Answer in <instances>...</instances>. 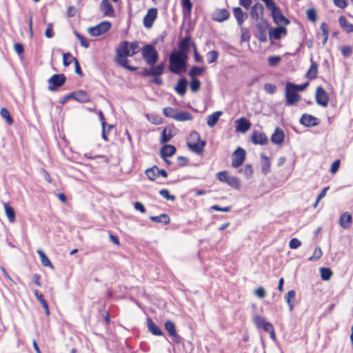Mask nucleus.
<instances>
[{
	"label": "nucleus",
	"mask_w": 353,
	"mask_h": 353,
	"mask_svg": "<svg viewBox=\"0 0 353 353\" xmlns=\"http://www.w3.org/2000/svg\"><path fill=\"white\" fill-rule=\"evenodd\" d=\"M73 57L71 56L70 52L64 53L63 55V63L65 66H68L71 64L73 61L72 59Z\"/></svg>",
	"instance_id": "nucleus-64"
},
{
	"label": "nucleus",
	"mask_w": 353,
	"mask_h": 353,
	"mask_svg": "<svg viewBox=\"0 0 353 353\" xmlns=\"http://www.w3.org/2000/svg\"><path fill=\"white\" fill-rule=\"evenodd\" d=\"M320 29L322 32L323 41L322 43L325 45L328 39L329 36V27L328 25L325 22H323L321 23Z\"/></svg>",
	"instance_id": "nucleus-40"
},
{
	"label": "nucleus",
	"mask_w": 353,
	"mask_h": 353,
	"mask_svg": "<svg viewBox=\"0 0 353 353\" xmlns=\"http://www.w3.org/2000/svg\"><path fill=\"white\" fill-rule=\"evenodd\" d=\"M6 214L10 223L15 221V212L12 207L10 206L8 203H3Z\"/></svg>",
	"instance_id": "nucleus-34"
},
{
	"label": "nucleus",
	"mask_w": 353,
	"mask_h": 353,
	"mask_svg": "<svg viewBox=\"0 0 353 353\" xmlns=\"http://www.w3.org/2000/svg\"><path fill=\"white\" fill-rule=\"evenodd\" d=\"M179 110L171 107L163 108V113L165 117L175 119L176 114H177Z\"/></svg>",
	"instance_id": "nucleus-45"
},
{
	"label": "nucleus",
	"mask_w": 353,
	"mask_h": 353,
	"mask_svg": "<svg viewBox=\"0 0 353 353\" xmlns=\"http://www.w3.org/2000/svg\"><path fill=\"white\" fill-rule=\"evenodd\" d=\"M111 28V23L108 21L101 22L98 25L88 28V33L93 37L101 36L106 33Z\"/></svg>",
	"instance_id": "nucleus-7"
},
{
	"label": "nucleus",
	"mask_w": 353,
	"mask_h": 353,
	"mask_svg": "<svg viewBox=\"0 0 353 353\" xmlns=\"http://www.w3.org/2000/svg\"><path fill=\"white\" fill-rule=\"evenodd\" d=\"M219 52L217 50H211L207 53V59L208 63H215L219 57Z\"/></svg>",
	"instance_id": "nucleus-49"
},
{
	"label": "nucleus",
	"mask_w": 353,
	"mask_h": 353,
	"mask_svg": "<svg viewBox=\"0 0 353 353\" xmlns=\"http://www.w3.org/2000/svg\"><path fill=\"white\" fill-rule=\"evenodd\" d=\"M37 252L40 257L41 264L44 267H49L52 269L54 268V266L52 264L50 260L48 259V257L46 255V254L41 250H37Z\"/></svg>",
	"instance_id": "nucleus-35"
},
{
	"label": "nucleus",
	"mask_w": 353,
	"mask_h": 353,
	"mask_svg": "<svg viewBox=\"0 0 353 353\" xmlns=\"http://www.w3.org/2000/svg\"><path fill=\"white\" fill-rule=\"evenodd\" d=\"M268 26L269 25L267 21L256 24V37L261 42H265L267 41V30Z\"/></svg>",
	"instance_id": "nucleus-15"
},
{
	"label": "nucleus",
	"mask_w": 353,
	"mask_h": 353,
	"mask_svg": "<svg viewBox=\"0 0 353 353\" xmlns=\"http://www.w3.org/2000/svg\"><path fill=\"white\" fill-rule=\"evenodd\" d=\"M310 61L311 65L305 74V77L309 80H313L317 77L319 65L316 61H313L312 59H311Z\"/></svg>",
	"instance_id": "nucleus-22"
},
{
	"label": "nucleus",
	"mask_w": 353,
	"mask_h": 353,
	"mask_svg": "<svg viewBox=\"0 0 353 353\" xmlns=\"http://www.w3.org/2000/svg\"><path fill=\"white\" fill-rule=\"evenodd\" d=\"M250 14L251 17L255 21H258L259 19L263 18L264 14L263 6L259 2L255 3L251 7Z\"/></svg>",
	"instance_id": "nucleus-13"
},
{
	"label": "nucleus",
	"mask_w": 353,
	"mask_h": 353,
	"mask_svg": "<svg viewBox=\"0 0 353 353\" xmlns=\"http://www.w3.org/2000/svg\"><path fill=\"white\" fill-rule=\"evenodd\" d=\"M192 47L193 48L194 58L195 62H196V63H201L203 61V57L198 52L197 48H196V43L194 42L192 43Z\"/></svg>",
	"instance_id": "nucleus-56"
},
{
	"label": "nucleus",
	"mask_w": 353,
	"mask_h": 353,
	"mask_svg": "<svg viewBox=\"0 0 353 353\" xmlns=\"http://www.w3.org/2000/svg\"><path fill=\"white\" fill-rule=\"evenodd\" d=\"M230 12L227 9H216L212 14V19L216 22H223L229 19Z\"/></svg>",
	"instance_id": "nucleus-16"
},
{
	"label": "nucleus",
	"mask_w": 353,
	"mask_h": 353,
	"mask_svg": "<svg viewBox=\"0 0 353 353\" xmlns=\"http://www.w3.org/2000/svg\"><path fill=\"white\" fill-rule=\"evenodd\" d=\"M339 23L340 27L346 33L353 32V24L351 23L345 16L342 15V16L339 17Z\"/></svg>",
	"instance_id": "nucleus-24"
},
{
	"label": "nucleus",
	"mask_w": 353,
	"mask_h": 353,
	"mask_svg": "<svg viewBox=\"0 0 353 353\" xmlns=\"http://www.w3.org/2000/svg\"><path fill=\"white\" fill-rule=\"evenodd\" d=\"M147 327L148 330L154 336H162L163 332L159 326L152 320L151 318L147 319Z\"/></svg>",
	"instance_id": "nucleus-26"
},
{
	"label": "nucleus",
	"mask_w": 353,
	"mask_h": 353,
	"mask_svg": "<svg viewBox=\"0 0 353 353\" xmlns=\"http://www.w3.org/2000/svg\"><path fill=\"white\" fill-rule=\"evenodd\" d=\"M158 16V10L155 8L148 10L147 14L143 18V25L146 28H151Z\"/></svg>",
	"instance_id": "nucleus-11"
},
{
	"label": "nucleus",
	"mask_w": 353,
	"mask_h": 353,
	"mask_svg": "<svg viewBox=\"0 0 353 353\" xmlns=\"http://www.w3.org/2000/svg\"><path fill=\"white\" fill-rule=\"evenodd\" d=\"M352 223V216L348 212H343L339 218V225L342 228H350Z\"/></svg>",
	"instance_id": "nucleus-21"
},
{
	"label": "nucleus",
	"mask_w": 353,
	"mask_h": 353,
	"mask_svg": "<svg viewBox=\"0 0 353 353\" xmlns=\"http://www.w3.org/2000/svg\"><path fill=\"white\" fill-rule=\"evenodd\" d=\"M139 50L138 41L129 42L123 41L119 44L116 49L114 61L119 65L130 71H135L137 68L128 64V57L134 56L139 52Z\"/></svg>",
	"instance_id": "nucleus-1"
},
{
	"label": "nucleus",
	"mask_w": 353,
	"mask_h": 353,
	"mask_svg": "<svg viewBox=\"0 0 353 353\" xmlns=\"http://www.w3.org/2000/svg\"><path fill=\"white\" fill-rule=\"evenodd\" d=\"M287 34V29L283 26H279L275 28L271 29L269 32L270 38L275 40H279L282 36Z\"/></svg>",
	"instance_id": "nucleus-19"
},
{
	"label": "nucleus",
	"mask_w": 353,
	"mask_h": 353,
	"mask_svg": "<svg viewBox=\"0 0 353 353\" xmlns=\"http://www.w3.org/2000/svg\"><path fill=\"white\" fill-rule=\"evenodd\" d=\"M172 137L171 129L165 128L161 132V142L167 143L171 140Z\"/></svg>",
	"instance_id": "nucleus-43"
},
{
	"label": "nucleus",
	"mask_w": 353,
	"mask_h": 353,
	"mask_svg": "<svg viewBox=\"0 0 353 353\" xmlns=\"http://www.w3.org/2000/svg\"><path fill=\"white\" fill-rule=\"evenodd\" d=\"M193 118L192 115L186 111L179 110L176 114L175 120L178 121H190Z\"/></svg>",
	"instance_id": "nucleus-37"
},
{
	"label": "nucleus",
	"mask_w": 353,
	"mask_h": 353,
	"mask_svg": "<svg viewBox=\"0 0 353 353\" xmlns=\"http://www.w3.org/2000/svg\"><path fill=\"white\" fill-rule=\"evenodd\" d=\"M321 277L324 281H328L332 276V271L328 268H321L320 269Z\"/></svg>",
	"instance_id": "nucleus-47"
},
{
	"label": "nucleus",
	"mask_w": 353,
	"mask_h": 353,
	"mask_svg": "<svg viewBox=\"0 0 353 353\" xmlns=\"http://www.w3.org/2000/svg\"><path fill=\"white\" fill-rule=\"evenodd\" d=\"M222 112L216 111L210 114L207 119V124L210 127H214L217 121L219 119V117L221 116Z\"/></svg>",
	"instance_id": "nucleus-31"
},
{
	"label": "nucleus",
	"mask_w": 353,
	"mask_h": 353,
	"mask_svg": "<svg viewBox=\"0 0 353 353\" xmlns=\"http://www.w3.org/2000/svg\"><path fill=\"white\" fill-rule=\"evenodd\" d=\"M194 42L192 40L190 35H188L183 39L179 43V50H176V52H181L182 54H188L189 48L192 46V43Z\"/></svg>",
	"instance_id": "nucleus-18"
},
{
	"label": "nucleus",
	"mask_w": 353,
	"mask_h": 353,
	"mask_svg": "<svg viewBox=\"0 0 353 353\" xmlns=\"http://www.w3.org/2000/svg\"><path fill=\"white\" fill-rule=\"evenodd\" d=\"M164 71L165 65L163 63H161L150 68H143L142 70L141 75L143 77H154V79L151 80V82L158 85H161L163 84V79L161 76L164 73Z\"/></svg>",
	"instance_id": "nucleus-3"
},
{
	"label": "nucleus",
	"mask_w": 353,
	"mask_h": 353,
	"mask_svg": "<svg viewBox=\"0 0 353 353\" xmlns=\"http://www.w3.org/2000/svg\"><path fill=\"white\" fill-rule=\"evenodd\" d=\"M1 116L4 118L8 125H12L14 122L9 111L6 108H3L0 111Z\"/></svg>",
	"instance_id": "nucleus-48"
},
{
	"label": "nucleus",
	"mask_w": 353,
	"mask_h": 353,
	"mask_svg": "<svg viewBox=\"0 0 353 353\" xmlns=\"http://www.w3.org/2000/svg\"><path fill=\"white\" fill-rule=\"evenodd\" d=\"M239 173L243 174L246 178H250L253 174V168L251 164H246L244 168L240 169Z\"/></svg>",
	"instance_id": "nucleus-44"
},
{
	"label": "nucleus",
	"mask_w": 353,
	"mask_h": 353,
	"mask_svg": "<svg viewBox=\"0 0 353 353\" xmlns=\"http://www.w3.org/2000/svg\"><path fill=\"white\" fill-rule=\"evenodd\" d=\"M187 84L188 82L185 79H180L174 88V90L177 94H179L180 96H184L187 90Z\"/></svg>",
	"instance_id": "nucleus-28"
},
{
	"label": "nucleus",
	"mask_w": 353,
	"mask_h": 353,
	"mask_svg": "<svg viewBox=\"0 0 353 353\" xmlns=\"http://www.w3.org/2000/svg\"><path fill=\"white\" fill-rule=\"evenodd\" d=\"M159 194L167 201H174L176 199V196L174 195L170 194L169 190L167 189L161 190L159 191Z\"/></svg>",
	"instance_id": "nucleus-51"
},
{
	"label": "nucleus",
	"mask_w": 353,
	"mask_h": 353,
	"mask_svg": "<svg viewBox=\"0 0 353 353\" xmlns=\"http://www.w3.org/2000/svg\"><path fill=\"white\" fill-rule=\"evenodd\" d=\"M141 54L148 65L154 67L159 60V53L152 44H146L141 48Z\"/></svg>",
	"instance_id": "nucleus-5"
},
{
	"label": "nucleus",
	"mask_w": 353,
	"mask_h": 353,
	"mask_svg": "<svg viewBox=\"0 0 353 353\" xmlns=\"http://www.w3.org/2000/svg\"><path fill=\"white\" fill-rule=\"evenodd\" d=\"M165 329L168 332L169 334L172 338H178V334L176 330L175 324L170 320H167L165 322Z\"/></svg>",
	"instance_id": "nucleus-32"
},
{
	"label": "nucleus",
	"mask_w": 353,
	"mask_h": 353,
	"mask_svg": "<svg viewBox=\"0 0 353 353\" xmlns=\"http://www.w3.org/2000/svg\"><path fill=\"white\" fill-rule=\"evenodd\" d=\"M341 52L345 57H350L352 54V48L350 46H343L341 48Z\"/></svg>",
	"instance_id": "nucleus-58"
},
{
	"label": "nucleus",
	"mask_w": 353,
	"mask_h": 353,
	"mask_svg": "<svg viewBox=\"0 0 353 353\" xmlns=\"http://www.w3.org/2000/svg\"><path fill=\"white\" fill-rule=\"evenodd\" d=\"M253 322L257 328H261L264 323H266L265 318L259 315H256L253 317Z\"/></svg>",
	"instance_id": "nucleus-53"
},
{
	"label": "nucleus",
	"mask_w": 353,
	"mask_h": 353,
	"mask_svg": "<svg viewBox=\"0 0 353 353\" xmlns=\"http://www.w3.org/2000/svg\"><path fill=\"white\" fill-rule=\"evenodd\" d=\"M264 90L267 93L272 94L276 92V87L275 85L272 83H265L264 85Z\"/></svg>",
	"instance_id": "nucleus-63"
},
{
	"label": "nucleus",
	"mask_w": 353,
	"mask_h": 353,
	"mask_svg": "<svg viewBox=\"0 0 353 353\" xmlns=\"http://www.w3.org/2000/svg\"><path fill=\"white\" fill-rule=\"evenodd\" d=\"M322 254H323V252H322V250L321 249V248L316 247L314 249L312 255L310 257H309L308 260L309 261H318L319 259H321V257L322 256Z\"/></svg>",
	"instance_id": "nucleus-52"
},
{
	"label": "nucleus",
	"mask_w": 353,
	"mask_h": 353,
	"mask_svg": "<svg viewBox=\"0 0 353 353\" xmlns=\"http://www.w3.org/2000/svg\"><path fill=\"white\" fill-rule=\"evenodd\" d=\"M176 148L172 145H165L161 150V157L162 159L171 157L176 152Z\"/></svg>",
	"instance_id": "nucleus-29"
},
{
	"label": "nucleus",
	"mask_w": 353,
	"mask_h": 353,
	"mask_svg": "<svg viewBox=\"0 0 353 353\" xmlns=\"http://www.w3.org/2000/svg\"><path fill=\"white\" fill-rule=\"evenodd\" d=\"M232 11L237 23L241 26L248 17L247 14L239 7L234 8Z\"/></svg>",
	"instance_id": "nucleus-25"
},
{
	"label": "nucleus",
	"mask_w": 353,
	"mask_h": 353,
	"mask_svg": "<svg viewBox=\"0 0 353 353\" xmlns=\"http://www.w3.org/2000/svg\"><path fill=\"white\" fill-rule=\"evenodd\" d=\"M285 105H294L301 99L300 95L295 90V84L288 81L285 85Z\"/></svg>",
	"instance_id": "nucleus-6"
},
{
	"label": "nucleus",
	"mask_w": 353,
	"mask_h": 353,
	"mask_svg": "<svg viewBox=\"0 0 353 353\" xmlns=\"http://www.w3.org/2000/svg\"><path fill=\"white\" fill-rule=\"evenodd\" d=\"M98 115H99V120L101 121V127H102V132H101L102 139H106L105 131L104 130V125H106L105 117H104L103 112L101 110L99 112Z\"/></svg>",
	"instance_id": "nucleus-55"
},
{
	"label": "nucleus",
	"mask_w": 353,
	"mask_h": 353,
	"mask_svg": "<svg viewBox=\"0 0 353 353\" xmlns=\"http://www.w3.org/2000/svg\"><path fill=\"white\" fill-rule=\"evenodd\" d=\"M250 140L254 145H264L268 143V138L264 132L254 130L250 136Z\"/></svg>",
	"instance_id": "nucleus-12"
},
{
	"label": "nucleus",
	"mask_w": 353,
	"mask_h": 353,
	"mask_svg": "<svg viewBox=\"0 0 353 353\" xmlns=\"http://www.w3.org/2000/svg\"><path fill=\"white\" fill-rule=\"evenodd\" d=\"M187 144L192 152L201 155L206 143L201 139L200 134L197 132L193 131L189 135Z\"/></svg>",
	"instance_id": "nucleus-4"
},
{
	"label": "nucleus",
	"mask_w": 353,
	"mask_h": 353,
	"mask_svg": "<svg viewBox=\"0 0 353 353\" xmlns=\"http://www.w3.org/2000/svg\"><path fill=\"white\" fill-rule=\"evenodd\" d=\"M158 167L157 165H154L151 168H148L145 170V174L148 176V179L150 181H154L158 176Z\"/></svg>",
	"instance_id": "nucleus-41"
},
{
	"label": "nucleus",
	"mask_w": 353,
	"mask_h": 353,
	"mask_svg": "<svg viewBox=\"0 0 353 353\" xmlns=\"http://www.w3.org/2000/svg\"><path fill=\"white\" fill-rule=\"evenodd\" d=\"M205 71V67L192 66L189 72L188 76L190 79H196L197 77L202 75Z\"/></svg>",
	"instance_id": "nucleus-30"
},
{
	"label": "nucleus",
	"mask_w": 353,
	"mask_h": 353,
	"mask_svg": "<svg viewBox=\"0 0 353 353\" xmlns=\"http://www.w3.org/2000/svg\"><path fill=\"white\" fill-rule=\"evenodd\" d=\"M75 35L76 37H77V39H79V42H80V44L84 47V48H88L90 45L88 41L87 40V39L85 37H84L83 36H82L81 34H79V32H76L75 33Z\"/></svg>",
	"instance_id": "nucleus-60"
},
{
	"label": "nucleus",
	"mask_w": 353,
	"mask_h": 353,
	"mask_svg": "<svg viewBox=\"0 0 353 353\" xmlns=\"http://www.w3.org/2000/svg\"><path fill=\"white\" fill-rule=\"evenodd\" d=\"M182 14L184 17H190L192 9L191 0H181Z\"/></svg>",
	"instance_id": "nucleus-27"
},
{
	"label": "nucleus",
	"mask_w": 353,
	"mask_h": 353,
	"mask_svg": "<svg viewBox=\"0 0 353 353\" xmlns=\"http://www.w3.org/2000/svg\"><path fill=\"white\" fill-rule=\"evenodd\" d=\"M100 10L104 16L109 17H112L114 16V8L109 0H102L101 1Z\"/></svg>",
	"instance_id": "nucleus-17"
},
{
	"label": "nucleus",
	"mask_w": 353,
	"mask_h": 353,
	"mask_svg": "<svg viewBox=\"0 0 353 353\" xmlns=\"http://www.w3.org/2000/svg\"><path fill=\"white\" fill-rule=\"evenodd\" d=\"M307 17L310 21H311L312 22H315L317 19L316 12L315 10V9H314V8L309 9L307 11Z\"/></svg>",
	"instance_id": "nucleus-62"
},
{
	"label": "nucleus",
	"mask_w": 353,
	"mask_h": 353,
	"mask_svg": "<svg viewBox=\"0 0 353 353\" xmlns=\"http://www.w3.org/2000/svg\"><path fill=\"white\" fill-rule=\"evenodd\" d=\"M299 122L306 127H314L319 123V119L313 115L309 114H303L300 118Z\"/></svg>",
	"instance_id": "nucleus-14"
},
{
	"label": "nucleus",
	"mask_w": 353,
	"mask_h": 353,
	"mask_svg": "<svg viewBox=\"0 0 353 353\" xmlns=\"http://www.w3.org/2000/svg\"><path fill=\"white\" fill-rule=\"evenodd\" d=\"M190 87L192 92H196L201 88V81L198 79H191Z\"/></svg>",
	"instance_id": "nucleus-50"
},
{
	"label": "nucleus",
	"mask_w": 353,
	"mask_h": 353,
	"mask_svg": "<svg viewBox=\"0 0 353 353\" xmlns=\"http://www.w3.org/2000/svg\"><path fill=\"white\" fill-rule=\"evenodd\" d=\"M71 95L78 101L88 102L90 100L88 94L82 90L71 94Z\"/></svg>",
	"instance_id": "nucleus-38"
},
{
	"label": "nucleus",
	"mask_w": 353,
	"mask_h": 353,
	"mask_svg": "<svg viewBox=\"0 0 353 353\" xmlns=\"http://www.w3.org/2000/svg\"><path fill=\"white\" fill-rule=\"evenodd\" d=\"M315 100L318 105L322 107H327L329 102V94L321 86L316 88Z\"/></svg>",
	"instance_id": "nucleus-10"
},
{
	"label": "nucleus",
	"mask_w": 353,
	"mask_h": 353,
	"mask_svg": "<svg viewBox=\"0 0 353 353\" xmlns=\"http://www.w3.org/2000/svg\"><path fill=\"white\" fill-rule=\"evenodd\" d=\"M261 328H263L264 331L270 334L271 339H272L273 341L276 340V333L272 323L266 322L265 323H264L263 326Z\"/></svg>",
	"instance_id": "nucleus-39"
},
{
	"label": "nucleus",
	"mask_w": 353,
	"mask_h": 353,
	"mask_svg": "<svg viewBox=\"0 0 353 353\" xmlns=\"http://www.w3.org/2000/svg\"><path fill=\"white\" fill-rule=\"evenodd\" d=\"M296 292L294 290H290L285 296V301L289 306L290 311L293 310L294 305L292 303V300L295 299Z\"/></svg>",
	"instance_id": "nucleus-46"
},
{
	"label": "nucleus",
	"mask_w": 353,
	"mask_h": 353,
	"mask_svg": "<svg viewBox=\"0 0 353 353\" xmlns=\"http://www.w3.org/2000/svg\"><path fill=\"white\" fill-rule=\"evenodd\" d=\"M65 77L63 74H54L48 80V89L55 91L65 82Z\"/></svg>",
	"instance_id": "nucleus-8"
},
{
	"label": "nucleus",
	"mask_w": 353,
	"mask_h": 353,
	"mask_svg": "<svg viewBox=\"0 0 353 353\" xmlns=\"http://www.w3.org/2000/svg\"><path fill=\"white\" fill-rule=\"evenodd\" d=\"M150 219L155 223L168 224L170 221V216L167 214H161L159 216H151Z\"/></svg>",
	"instance_id": "nucleus-36"
},
{
	"label": "nucleus",
	"mask_w": 353,
	"mask_h": 353,
	"mask_svg": "<svg viewBox=\"0 0 353 353\" xmlns=\"http://www.w3.org/2000/svg\"><path fill=\"white\" fill-rule=\"evenodd\" d=\"M261 157L263 161L262 166H261V171H262L263 174L266 175L267 174H268L270 172L271 162H270V159L265 154H261Z\"/></svg>",
	"instance_id": "nucleus-33"
},
{
	"label": "nucleus",
	"mask_w": 353,
	"mask_h": 353,
	"mask_svg": "<svg viewBox=\"0 0 353 353\" xmlns=\"http://www.w3.org/2000/svg\"><path fill=\"white\" fill-rule=\"evenodd\" d=\"M235 123L236 130L239 132H245L251 127L250 122L245 117L237 119Z\"/></svg>",
	"instance_id": "nucleus-23"
},
{
	"label": "nucleus",
	"mask_w": 353,
	"mask_h": 353,
	"mask_svg": "<svg viewBox=\"0 0 353 353\" xmlns=\"http://www.w3.org/2000/svg\"><path fill=\"white\" fill-rule=\"evenodd\" d=\"M335 6L342 10L346 8L349 5V0H333Z\"/></svg>",
	"instance_id": "nucleus-57"
},
{
	"label": "nucleus",
	"mask_w": 353,
	"mask_h": 353,
	"mask_svg": "<svg viewBox=\"0 0 353 353\" xmlns=\"http://www.w3.org/2000/svg\"><path fill=\"white\" fill-rule=\"evenodd\" d=\"M226 183L232 188L236 190L239 189L241 187L240 180L234 176H230Z\"/></svg>",
	"instance_id": "nucleus-42"
},
{
	"label": "nucleus",
	"mask_w": 353,
	"mask_h": 353,
	"mask_svg": "<svg viewBox=\"0 0 353 353\" xmlns=\"http://www.w3.org/2000/svg\"><path fill=\"white\" fill-rule=\"evenodd\" d=\"M229 177L227 171H221L216 174V178L221 182L226 183Z\"/></svg>",
	"instance_id": "nucleus-59"
},
{
	"label": "nucleus",
	"mask_w": 353,
	"mask_h": 353,
	"mask_svg": "<svg viewBox=\"0 0 353 353\" xmlns=\"http://www.w3.org/2000/svg\"><path fill=\"white\" fill-rule=\"evenodd\" d=\"M285 134L282 129L276 128L274 133L271 136V141L276 145H282L284 141Z\"/></svg>",
	"instance_id": "nucleus-20"
},
{
	"label": "nucleus",
	"mask_w": 353,
	"mask_h": 353,
	"mask_svg": "<svg viewBox=\"0 0 353 353\" xmlns=\"http://www.w3.org/2000/svg\"><path fill=\"white\" fill-rule=\"evenodd\" d=\"M281 58L279 56L270 57L268 58V64L270 66H276L281 61Z\"/></svg>",
	"instance_id": "nucleus-61"
},
{
	"label": "nucleus",
	"mask_w": 353,
	"mask_h": 353,
	"mask_svg": "<svg viewBox=\"0 0 353 353\" xmlns=\"http://www.w3.org/2000/svg\"><path fill=\"white\" fill-rule=\"evenodd\" d=\"M250 39V31L246 28L241 30V42H248Z\"/></svg>",
	"instance_id": "nucleus-54"
},
{
	"label": "nucleus",
	"mask_w": 353,
	"mask_h": 353,
	"mask_svg": "<svg viewBox=\"0 0 353 353\" xmlns=\"http://www.w3.org/2000/svg\"><path fill=\"white\" fill-rule=\"evenodd\" d=\"M188 55L181 52L173 51L169 57V70L175 74H181L186 70Z\"/></svg>",
	"instance_id": "nucleus-2"
},
{
	"label": "nucleus",
	"mask_w": 353,
	"mask_h": 353,
	"mask_svg": "<svg viewBox=\"0 0 353 353\" xmlns=\"http://www.w3.org/2000/svg\"><path fill=\"white\" fill-rule=\"evenodd\" d=\"M245 150L238 147L232 154V166L234 168L240 167L245 161Z\"/></svg>",
	"instance_id": "nucleus-9"
}]
</instances>
